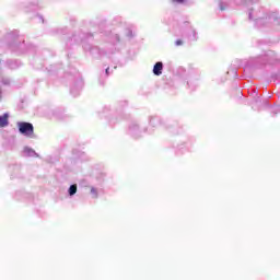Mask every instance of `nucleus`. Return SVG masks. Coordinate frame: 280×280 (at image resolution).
<instances>
[{"label": "nucleus", "instance_id": "obj_3", "mask_svg": "<svg viewBox=\"0 0 280 280\" xmlns=\"http://www.w3.org/2000/svg\"><path fill=\"white\" fill-rule=\"evenodd\" d=\"M8 117H9L8 114L0 116V128H5V126H8L9 124Z\"/></svg>", "mask_w": 280, "mask_h": 280}, {"label": "nucleus", "instance_id": "obj_2", "mask_svg": "<svg viewBox=\"0 0 280 280\" xmlns=\"http://www.w3.org/2000/svg\"><path fill=\"white\" fill-rule=\"evenodd\" d=\"M154 75H161L163 73V62H156L153 67Z\"/></svg>", "mask_w": 280, "mask_h": 280}, {"label": "nucleus", "instance_id": "obj_8", "mask_svg": "<svg viewBox=\"0 0 280 280\" xmlns=\"http://www.w3.org/2000/svg\"><path fill=\"white\" fill-rule=\"evenodd\" d=\"M106 75H108V68L106 69Z\"/></svg>", "mask_w": 280, "mask_h": 280}, {"label": "nucleus", "instance_id": "obj_4", "mask_svg": "<svg viewBox=\"0 0 280 280\" xmlns=\"http://www.w3.org/2000/svg\"><path fill=\"white\" fill-rule=\"evenodd\" d=\"M36 151L30 149V148H25L24 149V156H35Z\"/></svg>", "mask_w": 280, "mask_h": 280}, {"label": "nucleus", "instance_id": "obj_5", "mask_svg": "<svg viewBox=\"0 0 280 280\" xmlns=\"http://www.w3.org/2000/svg\"><path fill=\"white\" fill-rule=\"evenodd\" d=\"M78 191V186L77 185H71L69 188V195L74 196V194Z\"/></svg>", "mask_w": 280, "mask_h": 280}, {"label": "nucleus", "instance_id": "obj_6", "mask_svg": "<svg viewBox=\"0 0 280 280\" xmlns=\"http://www.w3.org/2000/svg\"><path fill=\"white\" fill-rule=\"evenodd\" d=\"M175 45H177V47L183 45V40H180V39L176 40Z\"/></svg>", "mask_w": 280, "mask_h": 280}, {"label": "nucleus", "instance_id": "obj_7", "mask_svg": "<svg viewBox=\"0 0 280 280\" xmlns=\"http://www.w3.org/2000/svg\"><path fill=\"white\" fill-rule=\"evenodd\" d=\"M91 194L96 195V194H97V190H96L95 188H92V189H91Z\"/></svg>", "mask_w": 280, "mask_h": 280}, {"label": "nucleus", "instance_id": "obj_1", "mask_svg": "<svg viewBox=\"0 0 280 280\" xmlns=\"http://www.w3.org/2000/svg\"><path fill=\"white\" fill-rule=\"evenodd\" d=\"M18 128L24 137H34V125L31 122H18Z\"/></svg>", "mask_w": 280, "mask_h": 280}, {"label": "nucleus", "instance_id": "obj_9", "mask_svg": "<svg viewBox=\"0 0 280 280\" xmlns=\"http://www.w3.org/2000/svg\"><path fill=\"white\" fill-rule=\"evenodd\" d=\"M249 19H252V15H250V13H249Z\"/></svg>", "mask_w": 280, "mask_h": 280}]
</instances>
